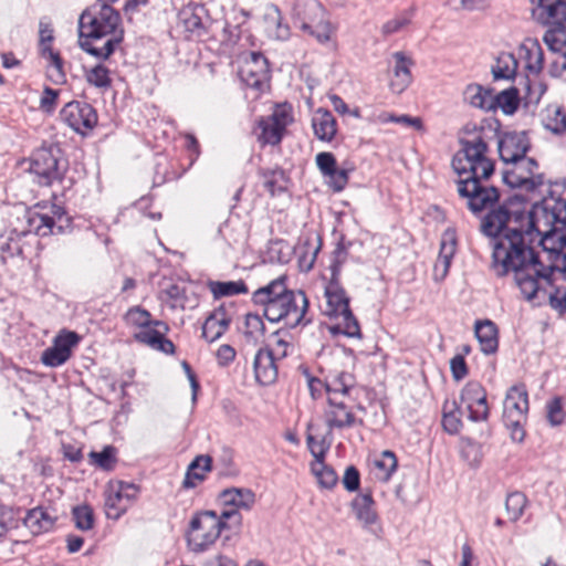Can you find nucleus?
Here are the masks:
<instances>
[{
  "label": "nucleus",
  "instance_id": "1",
  "mask_svg": "<svg viewBox=\"0 0 566 566\" xmlns=\"http://www.w3.org/2000/svg\"><path fill=\"white\" fill-rule=\"evenodd\" d=\"M480 228L491 238L493 272L497 276L513 273L527 301L537 298L541 293L545 295L541 282H549L555 270L560 271L566 281V254L557 253L553 263L544 264L535 250L534 242L542 233L535 214L501 205L485 214Z\"/></svg>",
  "mask_w": 566,
  "mask_h": 566
},
{
  "label": "nucleus",
  "instance_id": "2",
  "mask_svg": "<svg viewBox=\"0 0 566 566\" xmlns=\"http://www.w3.org/2000/svg\"><path fill=\"white\" fill-rule=\"evenodd\" d=\"M490 132L491 128L486 129L484 126L465 125L459 139L461 148L452 159V167L461 177L458 192L468 199V207L474 213L491 207L500 196L495 187L482 184L494 171L493 161L488 157Z\"/></svg>",
  "mask_w": 566,
  "mask_h": 566
},
{
  "label": "nucleus",
  "instance_id": "3",
  "mask_svg": "<svg viewBox=\"0 0 566 566\" xmlns=\"http://www.w3.org/2000/svg\"><path fill=\"white\" fill-rule=\"evenodd\" d=\"M120 15L108 3H96L78 20V44L88 54L106 60L123 41Z\"/></svg>",
  "mask_w": 566,
  "mask_h": 566
},
{
  "label": "nucleus",
  "instance_id": "4",
  "mask_svg": "<svg viewBox=\"0 0 566 566\" xmlns=\"http://www.w3.org/2000/svg\"><path fill=\"white\" fill-rule=\"evenodd\" d=\"M532 19L546 27L543 41L554 52L566 48V0H528Z\"/></svg>",
  "mask_w": 566,
  "mask_h": 566
},
{
  "label": "nucleus",
  "instance_id": "5",
  "mask_svg": "<svg viewBox=\"0 0 566 566\" xmlns=\"http://www.w3.org/2000/svg\"><path fill=\"white\" fill-rule=\"evenodd\" d=\"M326 306L324 313L338 319L337 328L348 337H361L358 321L349 308V297L338 279H331L325 287Z\"/></svg>",
  "mask_w": 566,
  "mask_h": 566
},
{
  "label": "nucleus",
  "instance_id": "6",
  "mask_svg": "<svg viewBox=\"0 0 566 566\" xmlns=\"http://www.w3.org/2000/svg\"><path fill=\"white\" fill-rule=\"evenodd\" d=\"M308 300L301 290H294L285 297L279 300L276 304L269 306V311L263 313L271 323H283L287 328L306 326L311 323L307 317Z\"/></svg>",
  "mask_w": 566,
  "mask_h": 566
},
{
  "label": "nucleus",
  "instance_id": "7",
  "mask_svg": "<svg viewBox=\"0 0 566 566\" xmlns=\"http://www.w3.org/2000/svg\"><path fill=\"white\" fill-rule=\"evenodd\" d=\"M67 169V160L56 145L38 148L30 158L29 171L36 178L41 186H50L61 181Z\"/></svg>",
  "mask_w": 566,
  "mask_h": 566
},
{
  "label": "nucleus",
  "instance_id": "8",
  "mask_svg": "<svg viewBox=\"0 0 566 566\" xmlns=\"http://www.w3.org/2000/svg\"><path fill=\"white\" fill-rule=\"evenodd\" d=\"M502 179L510 188H518L526 192L537 191L545 184V177L539 172L538 163L531 157L503 163Z\"/></svg>",
  "mask_w": 566,
  "mask_h": 566
},
{
  "label": "nucleus",
  "instance_id": "9",
  "mask_svg": "<svg viewBox=\"0 0 566 566\" xmlns=\"http://www.w3.org/2000/svg\"><path fill=\"white\" fill-rule=\"evenodd\" d=\"M528 411V395L525 386L511 387L503 402V421L511 431V437L516 442H522L525 437L524 423Z\"/></svg>",
  "mask_w": 566,
  "mask_h": 566
},
{
  "label": "nucleus",
  "instance_id": "10",
  "mask_svg": "<svg viewBox=\"0 0 566 566\" xmlns=\"http://www.w3.org/2000/svg\"><path fill=\"white\" fill-rule=\"evenodd\" d=\"M226 523L213 511H205L196 514L190 521L187 542L192 552L206 551L220 536Z\"/></svg>",
  "mask_w": 566,
  "mask_h": 566
},
{
  "label": "nucleus",
  "instance_id": "11",
  "mask_svg": "<svg viewBox=\"0 0 566 566\" xmlns=\"http://www.w3.org/2000/svg\"><path fill=\"white\" fill-rule=\"evenodd\" d=\"M139 489L133 483H111L105 490V514L108 518L118 520L136 501Z\"/></svg>",
  "mask_w": 566,
  "mask_h": 566
},
{
  "label": "nucleus",
  "instance_id": "12",
  "mask_svg": "<svg viewBox=\"0 0 566 566\" xmlns=\"http://www.w3.org/2000/svg\"><path fill=\"white\" fill-rule=\"evenodd\" d=\"M61 119L74 132L86 135L97 124L96 111L86 102L73 101L64 105Z\"/></svg>",
  "mask_w": 566,
  "mask_h": 566
},
{
  "label": "nucleus",
  "instance_id": "13",
  "mask_svg": "<svg viewBox=\"0 0 566 566\" xmlns=\"http://www.w3.org/2000/svg\"><path fill=\"white\" fill-rule=\"evenodd\" d=\"M239 74L248 87L263 92L270 81L269 61L262 53L251 52L243 61Z\"/></svg>",
  "mask_w": 566,
  "mask_h": 566
},
{
  "label": "nucleus",
  "instance_id": "14",
  "mask_svg": "<svg viewBox=\"0 0 566 566\" xmlns=\"http://www.w3.org/2000/svg\"><path fill=\"white\" fill-rule=\"evenodd\" d=\"M324 420L329 431L364 426V420L356 417L353 407L348 406L344 399L334 396L327 398Z\"/></svg>",
  "mask_w": 566,
  "mask_h": 566
},
{
  "label": "nucleus",
  "instance_id": "15",
  "mask_svg": "<svg viewBox=\"0 0 566 566\" xmlns=\"http://www.w3.org/2000/svg\"><path fill=\"white\" fill-rule=\"evenodd\" d=\"M460 405L468 411L469 420L473 422L486 421L490 415L486 401V391L478 381L468 382L460 395Z\"/></svg>",
  "mask_w": 566,
  "mask_h": 566
},
{
  "label": "nucleus",
  "instance_id": "16",
  "mask_svg": "<svg viewBox=\"0 0 566 566\" xmlns=\"http://www.w3.org/2000/svg\"><path fill=\"white\" fill-rule=\"evenodd\" d=\"M29 224L33 231L40 237L63 233L71 227V219L66 216L65 210L53 205L50 213L34 212L29 218Z\"/></svg>",
  "mask_w": 566,
  "mask_h": 566
},
{
  "label": "nucleus",
  "instance_id": "17",
  "mask_svg": "<svg viewBox=\"0 0 566 566\" xmlns=\"http://www.w3.org/2000/svg\"><path fill=\"white\" fill-rule=\"evenodd\" d=\"M81 337L77 333L63 329L53 339L52 346L46 348L41 356L43 365L49 367H59L66 363L72 349L80 343Z\"/></svg>",
  "mask_w": 566,
  "mask_h": 566
},
{
  "label": "nucleus",
  "instance_id": "18",
  "mask_svg": "<svg viewBox=\"0 0 566 566\" xmlns=\"http://www.w3.org/2000/svg\"><path fill=\"white\" fill-rule=\"evenodd\" d=\"M497 149L503 163L526 157L531 142L526 132H507L499 139Z\"/></svg>",
  "mask_w": 566,
  "mask_h": 566
},
{
  "label": "nucleus",
  "instance_id": "19",
  "mask_svg": "<svg viewBox=\"0 0 566 566\" xmlns=\"http://www.w3.org/2000/svg\"><path fill=\"white\" fill-rule=\"evenodd\" d=\"M206 9L200 4L184 7L178 13L180 25L188 39H201L207 34Z\"/></svg>",
  "mask_w": 566,
  "mask_h": 566
},
{
  "label": "nucleus",
  "instance_id": "20",
  "mask_svg": "<svg viewBox=\"0 0 566 566\" xmlns=\"http://www.w3.org/2000/svg\"><path fill=\"white\" fill-rule=\"evenodd\" d=\"M527 213L536 216V224H538L539 216H542L545 219V222L552 226L553 229H563L566 227V199H546L541 208L527 211Z\"/></svg>",
  "mask_w": 566,
  "mask_h": 566
},
{
  "label": "nucleus",
  "instance_id": "21",
  "mask_svg": "<svg viewBox=\"0 0 566 566\" xmlns=\"http://www.w3.org/2000/svg\"><path fill=\"white\" fill-rule=\"evenodd\" d=\"M457 250V233L454 229L448 228L443 231L440 241V251L434 263L433 275L436 280H443L450 269Z\"/></svg>",
  "mask_w": 566,
  "mask_h": 566
},
{
  "label": "nucleus",
  "instance_id": "22",
  "mask_svg": "<svg viewBox=\"0 0 566 566\" xmlns=\"http://www.w3.org/2000/svg\"><path fill=\"white\" fill-rule=\"evenodd\" d=\"M285 276H280L273 281H271L269 284L258 289L252 294V302L263 307V313L269 311V306L272 304H276V302L283 297H285L286 294H290L293 290L287 289L285 284Z\"/></svg>",
  "mask_w": 566,
  "mask_h": 566
},
{
  "label": "nucleus",
  "instance_id": "23",
  "mask_svg": "<svg viewBox=\"0 0 566 566\" xmlns=\"http://www.w3.org/2000/svg\"><path fill=\"white\" fill-rule=\"evenodd\" d=\"M255 379L259 384L268 386L277 378V366L274 353L269 348H260L253 360Z\"/></svg>",
  "mask_w": 566,
  "mask_h": 566
},
{
  "label": "nucleus",
  "instance_id": "24",
  "mask_svg": "<svg viewBox=\"0 0 566 566\" xmlns=\"http://www.w3.org/2000/svg\"><path fill=\"white\" fill-rule=\"evenodd\" d=\"M230 323L231 317L223 307L214 310L202 325V337L209 343L218 340L229 328Z\"/></svg>",
  "mask_w": 566,
  "mask_h": 566
},
{
  "label": "nucleus",
  "instance_id": "25",
  "mask_svg": "<svg viewBox=\"0 0 566 566\" xmlns=\"http://www.w3.org/2000/svg\"><path fill=\"white\" fill-rule=\"evenodd\" d=\"M56 516L49 509L38 506L28 511L23 517V524L33 535L49 532L53 528Z\"/></svg>",
  "mask_w": 566,
  "mask_h": 566
},
{
  "label": "nucleus",
  "instance_id": "26",
  "mask_svg": "<svg viewBox=\"0 0 566 566\" xmlns=\"http://www.w3.org/2000/svg\"><path fill=\"white\" fill-rule=\"evenodd\" d=\"M475 336L481 350L486 354H494L499 348V331L494 322L490 319L475 322Z\"/></svg>",
  "mask_w": 566,
  "mask_h": 566
},
{
  "label": "nucleus",
  "instance_id": "27",
  "mask_svg": "<svg viewBox=\"0 0 566 566\" xmlns=\"http://www.w3.org/2000/svg\"><path fill=\"white\" fill-rule=\"evenodd\" d=\"M396 65L394 69V77L390 81V88L394 93H402L411 83L410 65L411 61L402 53H394Z\"/></svg>",
  "mask_w": 566,
  "mask_h": 566
},
{
  "label": "nucleus",
  "instance_id": "28",
  "mask_svg": "<svg viewBox=\"0 0 566 566\" xmlns=\"http://www.w3.org/2000/svg\"><path fill=\"white\" fill-rule=\"evenodd\" d=\"M464 101L475 108L483 111L494 109V96L491 90L480 84H469L463 92Z\"/></svg>",
  "mask_w": 566,
  "mask_h": 566
},
{
  "label": "nucleus",
  "instance_id": "29",
  "mask_svg": "<svg viewBox=\"0 0 566 566\" xmlns=\"http://www.w3.org/2000/svg\"><path fill=\"white\" fill-rule=\"evenodd\" d=\"M315 136L325 142H331L336 135V119L332 113L324 108H318L312 119Z\"/></svg>",
  "mask_w": 566,
  "mask_h": 566
},
{
  "label": "nucleus",
  "instance_id": "30",
  "mask_svg": "<svg viewBox=\"0 0 566 566\" xmlns=\"http://www.w3.org/2000/svg\"><path fill=\"white\" fill-rule=\"evenodd\" d=\"M543 127L554 135H562L566 132V113L558 105H548L541 112Z\"/></svg>",
  "mask_w": 566,
  "mask_h": 566
},
{
  "label": "nucleus",
  "instance_id": "31",
  "mask_svg": "<svg viewBox=\"0 0 566 566\" xmlns=\"http://www.w3.org/2000/svg\"><path fill=\"white\" fill-rule=\"evenodd\" d=\"M220 501L224 506L250 510L255 502V494L250 489H227L221 492Z\"/></svg>",
  "mask_w": 566,
  "mask_h": 566
},
{
  "label": "nucleus",
  "instance_id": "32",
  "mask_svg": "<svg viewBox=\"0 0 566 566\" xmlns=\"http://www.w3.org/2000/svg\"><path fill=\"white\" fill-rule=\"evenodd\" d=\"M521 52L523 53L526 70L537 76L544 66V51L539 43L535 40H528L522 44Z\"/></svg>",
  "mask_w": 566,
  "mask_h": 566
},
{
  "label": "nucleus",
  "instance_id": "33",
  "mask_svg": "<svg viewBox=\"0 0 566 566\" xmlns=\"http://www.w3.org/2000/svg\"><path fill=\"white\" fill-rule=\"evenodd\" d=\"M374 500L370 493L358 494L352 502V509L356 518L365 526L377 521V513L374 509Z\"/></svg>",
  "mask_w": 566,
  "mask_h": 566
},
{
  "label": "nucleus",
  "instance_id": "34",
  "mask_svg": "<svg viewBox=\"0 0 566 566\" xmlns=\"http://www.w3.org/2000/svg\"><path fill=\"white\" fill-rule=\"evenodd\" d=\"M212 459L209 455H197L189 464L182 485L186 489L195 488L197 482L205 479V473L211 471Z\"/></svg>",
  "mask_w": 566,
  "mask_h": 566
},
{
  "label": "nucleus",
  "instance_id": "35",
  "mask_svg": "<svg viewBox=\"0 0 566 566\" xmlns=\"http://www.w3.org/2000/svg\"><path fill=\"white\" fill-rule=\"evenodd\" d=\"M518 62L513 53L502 52L491 67V73L495 81L513 80L517 72Z\"/></svg>",
  "mask_w": 566,
  "mask_h": 566
},
{
  "label": "nucleus",
  "instance_id": "36",
  "mask_svg": "<svg viewBox=\"0 0 566 566\" xmlns=\"http://www.w3.org/2000/svg\"><path fill=\"white\" fill-rule=\"evenodd\" d=\"M322 248V240L319 235L306 237L302 245L298 247V265L308 272L313 269L316 256Z\"/></svg>",
  "mask_w": 566,
  "mask_h": 566
},
{
  "label": "nucleus",
  "instance_id": "37",
  "mask_svg": "<svg viewBox=\"0 0 566 566\" xmlns=\"http://www.w3.org/2000/svg\"><path fill=\"white\" fill-rule=\"evenodd\" d=\"M124 319L127 325L138 327L139 329L147 327L148 325L163 327L164 332H168L169 329L165 322L153 319L151 314L140 306H134L129 308L126 312Z\"/></svg>",
  "mask_w": 566,
  "mask_h": 566
},
{
  "label": "nucleus",
  "instance_id": "38",
  "mask_svg": "<svg viewBox=\"0 0 566 566\" xmlns=\"http://www.w3.org/2000/svg\"><path fill=\"white\" fill-rule=\"evenodd\" d=\"M263 179V185L271 196L282 193L287 189L289 177L281 168L263 169L260 171Z\"/></svg>",
  "mask_w": 566,
  "mask_h": 566
},
{
  "label": "nucleus",
  "instance_id": "39",
  "mask_svg": "<svg viewBox=\"0 0 566 566\" xmlns=\"http://www.w3.org/2000/svg\"><path fill=\"white\" fill-rule=\"evenodd\" d=\"M397 467L396 454L392 451L385 450L374 460L375 476L381 482H387Z\"/></svg>",
  "mask_w": 566,
  "mask_h": 566
},
{
  "label": "nucleus",
  "instance_id": "40",
  "mask_svg": "<svg viewBox=\"0 0 566 566\" xmlns=\"http://www.w3.org/2000/svg\"><path fill=\"white\" fill-rule=\"evenodd\" d=\"M209 291L212 293L214 298H221L224 296H233L238 294H247L248 286L242 281H209Z\"/></svg>",
  "mask_w": 566,
  "mask_h": 566
},
{
  "label": "nucleus",
  "instance_id": "41",
  "mask_svg": "<svg viewBox=\"0 0 566 566\" xmlns=\"http://www.w3.org/2000/svg\"><path fill=\"white\" fill-rule=\"evenodd\" d=\"M461 406L455 400H446L443 403L442 427L450 434H457L462 428Z\"/></svg>",
  "mask_w": 566,
  "mask_h": 566
},
{
  "label": "nucleus",
  "instance_id": "42",
  "mask_svg": "<svg viewBox=\"0 0 566 566\" xmlns=\"http://www.w3.org/2000/svg\"><path fill=\"white\" fill-rule=\"evenodd\" d=\"M352 387L353 377L350 374L344 371L328 377L325 382L327 398L334 396L338 397L339 399H344Z\"/></svg>",
  "mask_w": 566,
  "mask_h": 566
},
{
  "label": "nucleus",
  "instance_id": "43",
  "mask_svg": "<svg viewBox=\"0 0 566 566\" xmlns=\"http://www.w3.org/2000/svg\"><path fill=\"white\" fill-rule=\"evenodd\" d=\"M44 59L49 60V77L55 84H64L66 75L64 71V62L59 52L53 51L51 46H45L41 54Z\"/></svg>",
  "mask_w": 566,
  "mask_h": 566
},
{
  "label": "nucleus",
  "instance_id": "44",
  "mask_svg": "<svg viewBox=\"0 0 566 566\" xmlns=\"http://www.w3.org/2000/svg\"><path fill=\"white\" fill-rule=\"evenodd\" d=\"M259 128L261 130L259 140L263 144L277 145L283 137L284 129H282V125L277 124L275 118H262L259 122Z\"/></svg>",
  "mask_w": 566,
  "mask_h": 566
},
{
  "label": "nucleus",
  "instance_id": "45",
  "mask_svg": "<svg viewBox=\"0 0 566 566\" xmlns=\"http://www.w3.org/2000/svg\"><path fill=\"white\" fill-rule=\"evenodd\" d=\"M311 471L315 475L321 488L333 489L338 482V476L335 470L325 464L324 459L313 461L311 464Z\"/></svg>",
  "mask_w": 566,
  "mask_h": 566
},
{
  "label": "nucleus",
  "instance_id": "46",
  "mask_svg": "<svg viewBox=\"0 0 566 566\" xmlns=\"http://www.w3.org/2000/svg\"><path fill=\"white\" fill-rule=\"evenodd\" d=\"M266 30L270 35L279 40H284L289 36L290 30L286 24L282 23L281 12L277 7H272L265 13Z\"/></svg>",
  "mask_w": 566,
  "mask_h": 566
},
{
  "label": "nucleus",
  "instance_id": "47",
  "mask_svg": "<svg viewBox=\"0 0 566 566\" xmlns=\"http://www.w3.org/2000/svg\"><path fill=\"white\" fill-rule=\"evenodd\" d=\"M88 458L91 464L95 465L96 468H99L104 471H112L117 463L116 448L113 446H106L99 452L91 451L88 453Z\"/></svg>",
  "mask_w": 566,
  "mask_h": 566
},
{
  "label": "nucleus",
  "instance_id": "48",
  "mask_svg": "<svg viewBox=\"0 0 566 566\" xmlns=\"http://www.w3.org/2000/svg\"><path fill=\"white\" fill-rule=\"evenodd\" d=\"M500 107L504 114L512 115L518 107V94L516 88L502 91L494 96V109Z\"/></svg>",
  "mask_w": 566,
  "mask_h": 566
},
{
  "label": "nucleus",
  "instance_id": "49",
  "mask_svg": "<svg viewBox=\"0 0 566 566\" xmlns=\"http://www.w3.org/2000/svg\"><path fill=\"white\" fill-rule=\"evenodd\" d=\"M85 78L90 85L97 88H108L112 85L109 70L103 64H97L85 71Z\"/></svg>",
  "mask_w": 566,
  "mask_h": 566
},
{
  "label": "nucleus",
  "instance_id": "50",
  "mask_svg": "<svg viewBox=\"0 0 566 566\" xmlns=\"http://www.w3.org/2000/svg\"><path fill=\"white\" fill-rule=\"evenodd\" d=\"M264 332L265 325L259 314L249 313L245 315L244 335L247 338L253 342H258L261 337H263Z\"/></svg>",
  "mask_w": 566,
  "mask_h": 566
},
{
  "label": "nucleus",
  "instance_id": "51",
  "mask_svg": "<svg viewBox=\"0 0 566 566\" xmlns=\"http://www.w3.org/2000/svg\"><path fill=\"white\" fill-rule=\"evenodd\" d=\"M526 506V497L521 492L510 493L505 501V509L509 514V518L512 522H516L523 514Z\"/></svg>",
  "mask_w": 566,
  "mask_h": 566
},
{
  "label": "nucleus",
  "instance_id": "52",
  "mask_svg": "<svg viewBox=\"0 0 566 566\" xmlns=\"http://www.w3.org/2000/svg\"><path fill=\"white\" fill-rule=\"evenodd\" d=\"M161 294L165 295V301L171 310L186 308V295L184 287L177 284H171L169 287L164 290Z\"/></svg>",
  "mask_w": 566,
  "mask_h": 566
},
{
  "label": "nucleus",
  "instance_id": "53",
  "mask_svg": "<svg viewBox=\"0 0 566 566\" xmlns=\"http://www.w3.org/2000/svg\"><path fill=\"white\" fill-rule=\"evenodd\" d=\"M72 513L75 526L78 530L88 531L93 527L94 515L93 510L88 505L75 506Z\"/></svg>",
  "mask_w": 566,
  "mask_h": 566
},
{
  "label": "nucleus",
  "instance_id": "54",
  "mask_svg": "<svg viewBox=\"0 0 566 566\" xmlns=\"http://www.w3.org/2000/svg\"><path fill=\"white\" fill-rule=\"evenodd\" d=\"M163 327H157L155 325H148L135 333L134 337L137 342L145 344L151 348L158 344V340L163 334H165Z\"/></svg>",
  "mask_w": 566,
  "mask_h": 566
},
{
  "label": "nucleus",
  "instance_id": "55",
  "mask_svg": "<svg viewBox=\"0 0 566 566\" xmlns=\"http://www.w3.org/2000/svg\"><path fill=\"white\" fill-rule=\"evenodd\" d=\"M347 256V247L344 244L342 240L338 242L335 250L333 251L332 263L329 265L333 279L339 277L342 265L346 262Z\"/></svg>",
  "mask_w": 566,
  "mask_h": 566
},
{
  "label": "nucleus",
  "instance_id": "56",
  "mask_svg": "<svg viewBox=\"0 0 566 566\" xmlns=\"http://www.w3.org/2000/svg\"><path fill=\"white\" fill-rule=\"evenodd\" d=\"M286 336H289V333L282 329L272 334L274 347L271 350L274 353V357L277 356L280 358H284L287 356V348L292 346V343L286 338Z\"/></svg>",
  "mask_w": 566,
  "mask_h": 566
},
{
  "label": "nucleus",
  "instance_id": "57",
  "mask_svg": "<svg viewBox=\"0 0 566 566\" xmlns=\"http://www.w3.org/2000/svg\"><path fill=\"white\" fill-rule=\"evenodd\" d=\"M301 29L315 36L321 43H325L331 39V28L328 23L319 22L314 29L311 23L303 22Z\"/></svg>",
  "mask_w": 566,
  "mask_h": 566
},
{
  "label": "nucleus",
  "instance_id": "58",
  "mask_svg": "<svg viewBox=\"0 0 566 566\" xmlns=\"http://www.w3.org/2000/svg\"><path fill=\"white\" fill-rule=\"evenodd\" d=\"M350 169H345V168H342V169H338L336 168L335 170H333V172L328 174L326 177L328 178V186L334 190V191H342L347 182H348V174H349Z\"/></svg>",
  "mask_w": 566,
  "mask_h": 566
},
{
  "label": "nucleus",
  "instance_id": "59",
  "mask_svg": "<svg viewBox=\"0 0 566 566\" xmlns=\"http://www.w3.org/2000/svg\"><path fill=\"white\" fill-rule=\"evenodd\" d=\"M565 413L559 398H554L547 405V420L552 426H559L564 422Z\"/></svg>",
  "mask_w": 566,
  "mask_h": 566
},
{
  "label": "nucleus",
  "instance_id": "60",
  "mask_svg": "<svg viewBox=\"0 0 566 566\" xmlns=\"http://www.w3.org/2000/svg\"><path fill=\"white\" fill-rule=\"evenodd\" d=\"M17 526L18 518L15 517L14 511L4 506L0 507V536H2L9 530L15 528Z\"/></svg>",
  "mask_w": 566,
  "mask_h": 566
},
{
  "label": "nucleus",
  "instance_id": "61",
  "mask_svg": "<svg viewBox=\"0 0 566 566\" xmlns=\"http://www.w3.org/2000/svg\"><path fill=\"white\" fill-rule=\"evenodd\" d=\"M316 165L325 177L337 168L334 155L326 151L316 155Z\"/></svg>",
  "mask_w": 566,
  "mask_h": 566
},
{
  "label": "nucleus",
  "instance_id": "62",
  "mask_svg": "<svg viewBox=\"0 0 566 566\" xmlns=\"http://www.w3.org/2000/svg\"><path fill=\"white\" fill-rule=\"evenodd\" d=\"M306 442L312 455L315 458L314 461L323 460L325 453L327 452L329 444H326L324 439L316 440V438L312 434H308L306 438Z\"/></svg>",
  "mask_w": 566,
  "mask_h": 566
},
{
  "label": "nucleus",
  "instance_id": "63",
  "mask_svg": "<svg viewBox=\"0 0 566 566\" xmlns=\"http://www.w3.org/2000/svg\"><path fill=\"white\" fill-rule=\"evenodd\" d=\"M343 484L344 488L349 492H354L359 489L360 474L355 467L350 465L345 470Z\"/></svg>",
  "mask_w": 566,
  "mask_h": 566
},
{
  "label": "nucleus",
  "instance_id": "64",
  "mask_svg": "<svg viewBox=\"0 0 566 566\" xmlns=\"http://www.w3.org/2000/svg\"><path fill=\"white\" fill-rule=\"evenodd\" d=\"M409 23H410V18L409 17H407L405 14L396 17V18L387 21L382 25V33L385 35L394 34L396 32H399L401 29H403Z\"/></svg>",
  "mask_w": 566,
  "mask_h": 566
}]
</instances>
